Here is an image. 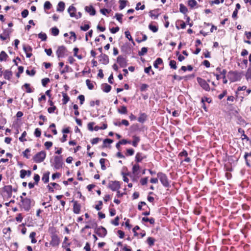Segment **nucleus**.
I'll return each mask as SVG.
<instances>
[{
	"label": "nucleus",
	"mask_w": 251,
	"mask_h": 251,
	"mask_svg": "<svg viewBox=\"0 0 251 251\" xmlns=\"http://www.w3.org/2000/svg\"><path fill=\"white\" fill-rule=\"evenodd\" d=\"M51 167L54 170H59L62 167L63 164L62 156H55L53 159L50 160Z\"/></svg>",
	"instance_id": "obj_1"
},
{
	"label": "nucleus",
	"mask_w": 251,
	"mask_h": 251,
	"mask_svg": "<svg viewBox=\"0 0 251 251\" xmlns=\"http://www.w3.org/2000/svg\"><path fill=\"white\" fill-rule=\"evenodd\" d=\"M157 176L164 187L167 188L170 186L169 181L166 174L162 172H158Z\"/></svg>",
	"instance_id": "obj_2"
},
{
	"label": "nucleus",
	"mask_w": 251,
	"mask_h": 251,
	"mask_svg": "<svg viewBox=\"0 0 251 251\" xmlns=\"http://www.w3.org/2000/svg\"><path fill=\"white\" fill-rule=\"evenodd\" d=\"M227 77L231 82H235L239 81L241 78V74L235 71H230Z\"/></svg>",
	"instance_id": "obj_3"
},
{
	"label": "nucleus",
	"mask_w": 251,
	"mask_h": 251,
	"mask_svg": "<svg viewBox=\"0 0 251 251\" xmlns=\"http://www.w3.org/2000/svg\"><path fill=\"white\" fill-rule=\"evenodd\" d=\"M46 157V152L42 151L36 153L33 157V161L36 163L43 162Z\"/></svg>",
	"instance_id": "obj_4"
},
{
	"label": "nucleus",
	"mask_w": 251,
	"mask_h": 251,
	"mask_svg": "<svg viewBox=\"0 0 251 251\" xmlns=\"http://www.w3.org/2000/svg\"><path fill=\"white\" fill-rule=\"evenodd\" d=\"M21 201L22 202L23 208L25 211H28L31 207V201L29 198H24L23 196H20Z\"/></svg>",
	"instance_id": "obj_5"
},
{
	"label": "nucleus",
	"mask_w": 251,
	"mask_h": 251,
	"mask_svg": "<svg viewBox=\"0 0 251 251\" xmlns=\"http://www.w3.org/2000/svg\"><path fill=\"white\" fill-rule=\"evenodd\" d=\"M67 50L66 48L63 46H59L56 52L58 58H62L65 57L67 55Z\"/></svg>",
	"instance_id": "obj_6"
},
{
	"label": "nucleus",
	"mask_w": 251,
	"mask_h": 251,
	"mask_svg": "<svg viewBox=\"0 0 251 251\" xmlns=\"http://www.w3.org/2000/svg\"><path fill=\"white\" fill-rule=\"evenodd\" d=\"M197 81L200 84V85L203 89L204 90L206 91H209L210 90L209 84L207 83V82L203 79L201 77H197Z\"/></svg>",
	"instance_id": "obj_7"
},
{
	"label": "nucleus",
	"mask_w": 251,
	"mask_h": 251,
	"mask_svg": "<svg viewBox=\"0 0 251 251\" xmlns=\"http://www.w3.org/2000/svg\"><path fill=\"white\" fill-rule=\"evenodd\" d=\"M108 188L113 191H118L120 188L119 182L117 181H110L109 182Z\"/></svg>",
	"instance_id": "obj_8"
},
{
	"label": "nucleus",
	"mask_w": 251,
	"mask_h": 251,
	"mask_svg": "<svg viewBox=\"0 0 251 251\" xmlns=\"http://www.w3.org/2000/svg\"><path fill=\"white\" fill-rule=\"evenodd\" d=\"M96 233L100 237H104L107 234V230L103 226H100L96 229Z\"/></svg>",
	"instance_id": "obj_9"
},
{
	"label": "nucleus",
	"mask_w": 251,
	"mask_h": 251,
	"mask_svg": "<svg viewBox=\"0 0 251 251\" xmlns=\"http://www.w3.org/2000/svg\"><path fill=\"white\" fill-rule=\"evenodd\" d=\"M59 71L61 74L71 72L72 71V68L67 65H65V64H59Z\"/></svg>",
	"instance_id": "obj_10"
},
{
	"label": "nucleus",
	"mask_w": 251,
	"mask_h": 251,
	"mask_svg": "<svg viewBox=\"0 0 251 251\" xmlns=\"http://www.w3.org/2000/svg\"><path fill=\"white\" fill-rule=\"evenodd\" d=\"M60 243V240L56 234H52L51 235V240L50 244L53 247L57 246Z\"/></svg>",
	"instance_id": "obj_11"
},
{
	"label": "nucleus",
	"mask_w": 251,
	"mask_h": 251,
	"mask_svg": "<svg viewBox=\"0 0 251 251\" xmlns=\"http://www.w3.org/2000/svg\"><path fill=\"white\" fill-rule=\"evenodd\" d=\"M146 158V156L141 152H137L135 157V161L137 162H141Z\"/></svg>",
	"instance_id": "obj_12"
},
{
	"label": "nucleus",
	"mask_w": 251,
	"mask_h": 251,
	"mask_svg": "<svg viewBox=\"0 0 251 251\" xmlns=\"http://www.w3.org/2000/svg\"><path fill=\"white\" fill-rule=\"evenodd\" d=\"M3 191L6 193L8 198H10L12 194V187L11 185L5 186L3 187Z\"/></svg>",
	"instance_id": "obj_13"
},
{
	"label": "nucleus",
	"mask_w": 251,
	"mask_h": 251,
	"mask_svg": "<svg viewBox=\"0 0 251 251\" xmlns=\"http://www.w3.org/2000/svg\"><path fill=\"white\" fill-rule=\"evenodd\" d=\"M74 202L73 211L75 214H79L81 206L76 201H72Z\"/></svg>",
	"instance_id": "obj_14"
},
{
	"label": "nucleus",
	"mask_w": 251,
	"mask_h": 251,
	"mask_svg": "<svg viewBox=\"0 0 251 251\" xmlns=\"http://www.w3.org/2000/svg\"><path fill=\"white\" fill-rule=\"evenodd\" d=\"M0 61H11L9 57L4 51L0 53Z\"/></svg>",
	"instance_id": "obj_15"
},
{
	"label": "nucleus",
	"mask_w": 251,
	"mask_h": 251,
	"mask_svg": "<svg viewBox=\"0 0 251 251\" xmlns=\"http://www.w3.org/2000/svg\"><path fill=\"white\" fill-rule=\"evenodd\" d=\"M85 11L89 13L90 15L94 16L96 14V10L93 6H86L85 7Z\"/></svg>",
	"instance_id": "obj_16"
},
{
	"label": "nucleus",
	"mask_w": 251,
	"mask_h": 251,
	"mask_svg": "<svg viewBox=\"0 0 251 251\" xmlns=\"http://www.w3.org/2000/svg\"><path fill=\"white\" fill-rule=\"evenodd\" d=\"M60 187L59 184L55 182H51L48 185V188L49 191L51 192L54 191L53 187H54L55 189H58Z\"/></svg>",
	"instance_id": "obj_17"
},
{
	"label": "nucleus",
	"mask_w": 251,
	"mask_h": 251,
	"mask_svg": "<svg viewBox=\"0 0 251 251\" xmlns=\"http://www.w3.org/2000/svg\"><path fill=\"white\" fill-rule=\"evenodd\" d=\"M147 119V115L145 113H141L138 118V121L140 123H144Z\"/></svg>",
	"instance_id": "obj_18"
},
{
	"label": "nucleus",
	"mask_w": 251,
	"mask_h": 251,
	"mask_svg": "<svg viewBox=\"0 0 251 251\" xmlns=\"http://www.w3.org/2000/svg\"><path fill=\"white\" fill-rule=\"evenodd\" d=\"M132 138L133 141L132 142L131 145L134 147H137L138 143L140 141V138L139 136L134 135L132 136Z\"/></svg>",
	"instance_id": "obj_19"
},
{
	"label": "nucleus",
	"mask_w": 251,
	"mask_h": 251,
	"mask_svg": "<svg viewBox=\"0 0 251 251\" xmlns=\"http://www.w3.org/2000/svg\"><path fill=\"white\" fill-rule=\"evenodd\" d=\"M68 11L71 17H75L76 14V8L73 5H71L68 9Z\"/></svg>",
	"instance_id": "obj_20"
},
{
	"label": "nucleus",
	"mask_w": 251,
	"mask_h": 251,
	"mask_svg": "<svg viewBox=\"0 0 251 251\" xmlns=\"http://www.w3.org/2000/svg\"><path fill=\"white\" fill-rule=\"evenodd\" d=\"M101 89L104 92L108 93L111 89V86L107 83H104L101 85Z\"/></svg>",
	"instance_id": "obj_21"
},
{
	"label": "nucleus",
	"mask_w": 251,
	"mask_h": 251,
	"mask_svg": "<svg viewBox=\"0 0 251 251\" xmlns=\"http://www.w3.org/2000/svg\"><path fill=\"white\" fill-rule=\"evenodd\" d=\"M140 167L138 164H135L133 166L132 169V173L134 175H138V172L140 170Z\"/></svg>",
	"instance_id": "obj_22"
},
{
	"label": "nucleus",
	"mask_w": 251,
	"mask_h": 251,
	"mask_svg": "<svg viewBox=\"0 0 251 251\" xmlns=\"http://www.w3.org/2000/svg\"><path fill=\"white\" fill-rule=\"evenodd\" d=\"M50 174L49 172H47L43 175L42 180L44 183H46L49 182Z\"/></svg>",
	"instance_id": "obj_23"
},
{
	"label": "nucleus",
	"mask_w": 251,
	"mask_h": 251,
	"mask_svg": "<svg viewBox=\"0 0 251 251\" xmlns=\"http://www.w3.org/2000/svg\"><path fill=\"white\" fill-rule=\"evenodd\" d=\"M65 8V3L64 2L62 1H60L58 3L57 7V11L59 12H62L64 11Z\"/></svg>",
	"instance_id": "obj_24"
},
{
	"label": "nucleus",
	"mask_w": 251,
	"mask_h": 251,
	"mask_svg": "<svg viewBox=\"0 0 251 251\" xmlns=\"http://www.w3.org/2000/svg\"><path fill=\"white\" fill-rule=\"evenodd\" d=\"M12 75V72L8 70H6L3 73L4 78L8 80H9L11 78Z\"/></svg>",
	"instance_id": "obj_25"
},
{
	"label": "nucleus",
	"mask_w": 251,
	"mask_h": 251,
	"mask_svg": "<svg viewBox=\"0 0 251 251\" xmlns=\"http://www.w3.org/2000/svg\"><path fill=\"white\" fill-rule=\"evenodd\" d=\"M63 96V104H66L70 100V98L68 97L67 94L65 93H62Z\"/></svg>",
	"instance_id": "obj_26"
},
{
	"label": "nucleus",
	"mask_w": 251,
	"mask_h": 251,
	"mask_svg": "<svg viewBox=\"0 0 251 251\" xmlns=\"http://www.w3.org/2000/svg\"><path fill=\"white\" fill-rule=\"evenodd\" d=\"M23 88H25L26 89V93H32L33 92V90L31 89V88L30 87V84L28 83H25L23 86Z\"/></svg>",
	"instance_id": "obj_27"
},
{
	"label": "nucleus",
	"mask_w": 251,
	"mask_h": 251,
	"mask_svg": "<svg viewBox=\"0 0 251 251\" xmlns=\"http://www.w3.org/2000/svg\"><path fill=\"white\" fill-rule=\"evenodd\" d=\"M119 113L122 114H126L127 112L126 107L125 106H121V109L118 110Z\"/></svg>",
	"instance_id": "obj_28"
},
{
	"label": "nucleus",
	"mask_w": 251,
	"mask_h": 251,
	"mask_svg": "<svg viewBox=\"0 0 251 251\" xmlns=\"http://www.w3.org/2000/svg\"><path fill=\"white\" fill-rule=\"evenodd\" d=\"M192 70H193V67L191 65H189L187 67L182 66L180 70H179V72H180L181 71L185 72L187 70L191 71Z\"/></svg>",
	"instance_id": "obj_29"
},
{
	"label": "nucleus",
	"mask_w": 251,
	"mask_h": 251,
	"mask_svg": "<svg viewBox=\"0 0 251 251\" xmlns=\"http://www.w3.org/2000/svg\"><path fill=\"white\" fill-rule=\"evenodd\" d=\"M147 242L149 246H152L154 245L155 239L152 237H149L148 238Z\"/></svg>",
	"instance_id": "obj_30"
},
{
	"label": "nucleus",
	"mask_w": 251,
	"mask_h": 251,
	"mask_svg": "<svg viewBox=\"0 0 251 251\" xmlns=\"http://www.w3.org/2000/svg\"><path fill=\"white\" fill-rule=\"evenodd\" d=\"M179 10L183 14H185L188 11L186 7L182 4H180Z\"/></svg>",
	"instance_id": "obj_31"
},
{
	"label": "nucleus",
	"mask_w": 251,
	"mask_h": 251,
	"mask_svg": "<svg viewBox=\"0 0 251 251\" xmlns=\"http://www.w3.org/2000/svg\"><path fill=\"white\" fill-rule=\"evenodd\" d=\"M86 83L89 89L92 90L94 88V85L90 80L87 79Z\"/></svg>",
	"instance_id": "obj_32"
},
{
	"label": "nucleus",
	"mask_w": 251,
	"mask_h": 251,
	"mask_svg": "<svg viewBox=\"0 0 251 251\" xmlns=\"http://www.w3.org/2000/svg\"><path fill=\"white\" fill-rule=\"evenodd\" d=\"M134 153V150L133 149H128L126 151V156H132Z\"/></svg>",
	"instance_id": "obj_33"
},
{
	"label": "nucleus",
	"mask_w": 251,
	"mask_h": 251,
	"mask_svg": "<svg viewBox=\"0 0 251 251\" xmlns=\"http://www.w3.org/2000/svg\"><path fill=\"white\" fill-rule=\"evenodd\" d=\"M188 2V5L191 8H193L197 4V2L195 0H189Z\"/></svg>",
	"instance_id": "obj_34"
},
{
	"label": "nucleus",
	"mask_w": 251,
	"mask_h": 251,
	"mask_svg": "<svg viewBox=\"0 0 251 251\" xmlns=\"http://www.w3.org/2000/svg\"><path fill=\"white\" fill-rule=\"evenodd\" d=\"M51 33L54 36H57L59 34V29L56 27H52L51 29Z\"/></svg>",
	"instance_id": "obj_35"
},
{
	"label": "nucleus",
	"mask_w": 251,
	"mask_h": 251,
	"mask_svg": "<svg viewBox=\"0 0 251 251\" xmlns=\"http://www.w3.org/2000/svg\"><path fill=\"white\" fill-rule=\"evenodd\" d=\"M34 135L36 137H40L41 135V129L39 128H36L34 131Z\"/></svg>",
	"instance_id": "obj_36"
},
{
	"label": "nucleus",
	"mask_w": 251,
	"mask_h": 251,
	"mask_svg": "<svg viewBox=\"0 0 251 251\" xmlns=\"http://www.w3.org/2000/svg\"><path fill=\"white\" fill-rule=\"evenodd\" d=\"M126 0H120V6L119 8L122 10L124 9L126 5Z\"/></svg>",
	"instance_id": "obj_37"
},
{
	"label": "nucleus",
	"mask_w": 251,
	"mask_h": 251,
	"mask_svg": "<svg viewBox=\"0 0 251 251\" xmlns=\"http://www.w3.org/2000/svg\"><path fill=\"white\" fill-rule=\"evenodd\" d=\"M122 17L123 15L122 14L119 13H116L115 14V17L116 18V19L121 23L122 24L123 23L122 21Z\"/></svg>",
	"instance_id": "obj_38"
},
{
	"label": "nucleus",
	"mask_w": 251,
	"mask_h": 251,
	"mask_svg": "<svg viewBox=\"0 0 251 251\" xmlns=\"http://www.w3.org/2000/svg\"><path fill=\"white\" fill-rule=\"evenodd\" d=\"M105 162V159L101 158L100 160V163L101 165V168L102 170H105L106 169V167L104 165V163Z\"/></svg>",
	"instance_id": "obj_39"
},
{
	"label": "nucleus",
	"mask_w": 251,
	"mask_h": 251,
	"mask_svg": "<svg viewBox=\"0 0 251 251\" xmlns=\"http://www.w3.org/2000/svg\"><path fill=\"white\" fill-rule=\"evenodd\" d=\"M251 156V152L250 153L246 152L245 155H244V158H245V159L246 160V164L249 167L250 166V164L249 161L247 159V157H248V156Z\"/></svg>",
	"instance_id": "obj_40"
},
{
	"label": "nucleus",
	"mask_w": 251,
	"mask_h": 251,
	"mask_svg": "<svg viewBox=\"0 0 251 251\" xmlns=\"http://www.w3.org/2000/svg\"><path fill=\"white\" fill-rule=\"evenodd\" d=\"M26 131H24L23 132L21 136L20 137H19V140L21 141V142H24V141H26V139L25 138V137L26 136Z\"/></svg>",
	"instance_id": "obj_41"
},
{
	"label": "nucleus",
	"mask_w": 251,
	"mask_h": 251,
	"mask_svg": "<svg viewBox=\"0 0 251 251\" xmlns=\"http://www.w3.org/2000/svg\"><path fill=\"white\" fill-rule=\"evenodd\" d=\"M149 29L151 30L152 32H156L158 30V27H156V26L155 25H153L151 24H150L149 25Z\"/></svg>",
	"instance_id": "obj_42"
},
{
	"label": "nucleus",
	"mask_w": 251,
	"mask_h": 251,
	"mask_svg": "<svg viewBox=\"0 0 251 251\" xmlns=\"http://www.w3.org/2000/svg\"><path fill=\"white\" fill-rule=\"evenodd\" d=\"M38 37L42 41H46L47 39V35L45 33H40L38 34Z\"/></svg>",
	"instance_id": "obj_43"
},
{
	"label": "nucleus",
	"mask_w": 251,
	"mask_h": 251,
	"mask_svg": "<svg viewBox=\"0 0 251 251\" xmlns=\"http://www.w3.org/2000/svg\"><path fill=\"white\" fill-rule=\"evenodd\" d=\"M20 176L21 178H24L27 174V172L25 170H21L20 171Z\"/></svg>",
	"instance_id": "obj_44"
},
{
	"label": "nucleus",
	"mask_w": 251,
	"mask_h": 251,
	"mask_svg": "<svg viewBox=\"0 0 251 251\" xmlns=\"http://www.w3.org/2000/svg\"><path fill=\"white\" fill-rule=\"evenodd\" d=\"M113 142V140L110 139H105L103 140V147H106V143L111 144Z\"/></svg>",
	"instance_id": "obj_45"
},
{
	"label": "nucleus",
	"mask_w": 251,
	"mask_h": 251,
	"mask_svg": "<svg viewBox=\"0 0 251 251\" xmlns=\"http://www.w3.org/2000/svg\"><path fill=\"white\" fill-rule=\"evenodd\" d=\"M35 73L36 71L34 69H32L31 71L28 69L26 70V73L30 76H33L35 74Z\"/></svg>",
	"instance_id": "obj_46"
},
{
	"label": "nucleus",
	"mask_w": 251,
	"mask_h": 251,
	"mask_svg": "<svg viewBox=\"0 0 251 251\" xmlns=\"http://www.w3.org/2000/svg\"><path fill=\"white\" fill-rule=\"evenodd\" d=\"M119 218L118 216H117L114 220L111 221V223L114 225L115 226H117L119 225Z\"/></svg>",
	"instance_id": "obj_47"
},
{
	"label": "nucleus",
	"mask_w": 251,
	"mask_h": 251,
	"mask_svg": "<svg viewBox=\"0 0 251 251\" xmlns=\"http://www.w3.org/2000/svg\"><path fill=\"white\" fill-rule=\"evenodd\" d=\"M51 3L50 1H47L44 3V8L45 9H50L51 8Z\"/></svg>",
	"instance_id": "obj_48"
},
{
	"label": "nucleus",
	"mask_w": 251,
	"mask_h": 251,
	"mask_svg": "<svg viewBox=\"0 0 251 251\" xmlns=\"http://www.w3.org/2000/svg\"><path fill=\"white\" fill-rule=\"evenodd\" d=\"M147 48L145 47H143L141 49V50L139 52V54L140 55H143L145 54L147 52Z\"/></svg>",
	"instance_id": "obj_49"
},
{
	"label": "nucleus",
	"mask_w": 251,
	"mask_h": 251,
	"mask_svg": "<svg viewBox=\"0 0 251 251\" xmlns=\"http://www.w3.org/2000/svg\"><path fill=\"white\" fill-rule=\"evenodd\" d=\"M50 82V79L48 78H45L42 79V84L43 86H46L48 83Z\"/></svg>",
	"instance_id": "obj_50"
},
{
	"label": "nucleus",
	"mask_w": 251,
	"mask_h": 251,
	"mask_svg": "<svg viewBox=\"0 0 251 251\" xmlns=\"http://www.w3.org/2000/svg\"><path fill=\"white\" fill-rule=\"evenodd\" d=\"M44 145L46 149L49 150L52 146V143L50 141H48L46 142Z\"/></svg>",
	"instance_id": "obj_51"
},
{
	"label": "nucleus",
	"mask_w": 251,
	"mask_h": 251,
	"mask_svg": "<svg viewBox=\"0 0 251 251\" xmlns=\"http://www.w3.org/2000/svg\"><path fill=\"white\" fill-rule=\"evenodd\" d=\"M148 177H146L143 178H142L140 180V183L142 185H145L147 184L148 182Z\"/></svg>",
	"instance_id": "obj_52"
},
{
	"label": "nucleus",
	"mask_w": 251,
	"mask_h": 251,
	"mask_svg": "<svg viewBox=\"0 0 251 251\" xmlns=\"http://www.w3.org/2000/svg\"><path fill=\"white\" fill-rule=\"evenodd\" d=\"M100 140H101V139L100 138H98V137L95 138H93L91 140V143L93 145H95V144H97Z\"/></svg>",
	"instance_id": "obj_53"
},
{
	"label": "nucleus",
	"mask_w": 251,
	"mask_h": 251,
	"mask_svg": "<svg viewBox=\"0 0 251 251\" xmlns=\"http://www.w3.org/2000/svg\"><path fill=\"white\" fill-rule=\"evenodd\" d=\"M80 104H82L85 100V97L83 95H80L78 97Z\"/></svg>",
	"instance_id": "obj_54"
},
{
	"label": "nucleus",
	"mask_w": 251,
	"mask_h": 251,
	"mask_svg": "<svg viewBox=\"0 0 251 251\" xmlns=\"http://www.w3.org/2000/svg\"><path fill=\"white\" fill-rule=\"evenodd\" d=\"M61 174L59 173H56L52 175L51 178L53 180H54L56 178H59Z\"/></svg>",
	"instance_id": "obj_55"
},
{
	"label": "nucleus",
	"mask_w": 251,
	"mask_h": 251,
	"mask_svg": "<svg viewBox=\"0 0 251 251\" xmlns=\"http://www.w3.org/2000/svg\"><path fill=\"white\" fill-rule=\"evenodd\" d=\"M125 35H126V37L129 40V41H131V40H132V37L130 34V32L128 31H126L125 32Z\"/></svg>",
	"instance_id": "obj_56"
},
{
	"label": "nucleus",
	"mask_w": 251,
	"mask_h": 251,
	"mask_svg": "<svg viewBox=\"0 0 251 251\" xmlns=\"http://www.w3.org/2000/svg\"><path fill=\"white\" fill-rule=\"evenodd\" d=\"M94 125V123L91 122L89 123L88 124V128L90 131H93L94 130V128H93V126Z\"/></svg>",
	"instance_id": "obj_57"
},
{
	"label": "nucleus",
	"mask_w": 251,
	"mask_h": 251,
	"mask_svg": "<svg viewBox=\"0 0 251 251\" xmlns=\"http://www.w3.org/2000/svg\"><path fill=\"white\" fill-rule=\"evenodd\" d=\"M21 14H22V16L23 18H25L27 16V15L28 14V11L26 9H25L22 12Z\"/></svg>",
	"instance_id": "obj_58"
},
{
	"label": "nucleus",
	"mask_w": 251,
	"mask_h": 251,
	"mask_svg": "<svg viewBox=\"0 0 251 251\" xmlns=\"http://www.w3.org/2000/svg\"><path fill=\"white\" fill-rule=\"evenodd\" d=\"M56 106H53L48 108V111L49 113H52L54 112V110L56 109Z\"/></svg>",
	"instance_id": "obj_59"
},
{
	"label": "nucleus",
	"mask_w": 251,
	"mask_h": 251,
	"mask_svg": "<svg viewBox=\"0 0 251 251\" xmlns=\"http://www.w3.org/2000/svg\"><path fill=\"white\" fill-rule=\"evenodd\" d=\"M89 28H90V26L88 25H85L84 26H80V29L82 30H83L85 31L88 30L89 29Z\"/></svg>",
	"instance_id": "obj_60"
},
{
	"label": "nucleus",
	"mask_w": 251,
	"mask_h": 251,
	"mask_svg": "<svg viewBox=\"0 0 251 251\" xmlns=\"http://www.w3.org/2000/svg\"><path fill=\"white\" fill-rule=\"evenodd\" d=\"M33 178L35 183L37 184L40 180V176L38 174H35Z\"/></svg>",
	"instance_id": "obj_61"
},
{
	"label": "nucleus",
	"mask_w": 251,
	"mask_h": 251,
	"mask_svg": "<svg viewBox=\"0 0 251 251\" xmlns=\"http://www.w3.org/2000/svg\"><path fill=\"white\" fill-rule=\"evenodd\" d=\"M102 205V202L101 201H99L98 204L96 205L95 206V208L97 210H100L101 209V206Z\"/></svg>",
	"instance_id": "obj_62"
},
{
	"label": "nucleus",
	"mask_w": 251,
	"mask_h": 251,
	"mask_svg": "<svg viewBox=\"0 0 251 251\" xmlns=\"http://www.w3.org/2000/svg\"><path fill=\"white\" fill-rule=\"evenodd\" d=\"M120 28L119 27H113L110 29V32L112 33H115L119 30Z\"/></svg>",
	"instance_id": "obj_63"
},
{
	"label": "nucleus",
	"mask_w": 251,
	"mask_h": 251,
	"mask_svg": "<svg viewBox=\"0 0 251 251\" xmlns=\"http://www.w3.org/2000/svg\"><path fill=\"white\" fill-rule=\"evenodd\" d=\"M84 249L86 251H91L90 245L89 243L87 242L85 244V246L84 248Z\"/></svg>",
	"instance_id": "obj_64"
}]
</instances>
